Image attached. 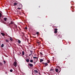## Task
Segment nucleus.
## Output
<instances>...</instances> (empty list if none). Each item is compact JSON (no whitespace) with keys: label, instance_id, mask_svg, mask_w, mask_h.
<instances>
[{"label":"nucleus","instance_id":"nucleus-10","mask_svg":"<svg viewBox=\"0 0 75 75\" xmlns=\"http://www.w3.org/2000/svg\"><path fill=\"white\" fill-rule=\"evenodd\" d=\"M22 55H24L25 54V52H24V51H22Z\"/></svg>","mask_w":75,"mask_h":75},{"label":"nucleus","instance_id":"nucleus-37","mask_svg":"<svg viewBox=\"0 0 75 75\" xmlns=\"http://www.w3.org/2000/svg\"><path fill=\"white\" fill-rule=\"evenodd\" d=\"M19 29L20 30H21V29L19 28Z\"/></svg>","mask_w":75,"mask_h":75},{"label":"nucleus","instance_id":"nucleus-3","mask_svg":"<svg viewBox=\"0 0 75 75\" xmlns=\"http://www.w3.org/2000/svg\"><path fill=\"white\" fill-rule=\"evenodd\" d=\"M54 33H55V34H56V33H58V32L57 31H58V29L57 28H55L54 29Z\"/></svg>","mask_w":75,"mask_h":75},{"label":"nucleus","instance_id":"nucleus-38","mask_svg":"<svg viewBox=\"0 0 75 75\" xmlns=\"http://www.w3.org/2000/svg\"><path fill=\"white\" fill-rule=\"evenodd\" d=\"M6 74H7V72H5Z\"/></svg>","mask_w":75,"mask_h":75},{"label":"nucleus","instance_id":"nucleus-29","mask_svg":"<svg viewBox=\"0 0 75 75\" xmlns=\"http://www.w3.org/2000/svg\"><path fill=\"white\" fill-rule=\"evenodd\" d=\"M25 30H27V27H25Z\"/></svg>","mask_w":75,"mask_h":75},{"label":"nucleus","instance_id":"nucleus-39","mask_svg":"<svg viewBox=\"0 0 75 75\" xmlns=\"http://www.w3.org/2000/svg\"><path fill=\"white\" fill-rule=\"evenodd\" d=\"M35 35L34 34V35Z\"/></svg>","mask_w":75,"mask_h":75},{"label":"nucleus","instance_id":"nucleus-32","mask_svg":"<svg viewBox=\"0 0 75 75\" xmlns=\"http://www.w3.org/2000/svg\"><path fill=\"white\" fill-rule=\"evenodd\" d=\"M47 62V63H50V61H48Z\"/></svg>","mask_w":75,"mask_h":75},{"label":"nucleus","instance_id":"nucleus-30","mask_svg":"<svg viewBox=\"0 0 75 75\" xmlns=\"http://www.w3.org/2000/svg\"><path fill=\"white\" fill-rule=\"evenodd\" d=\"M4 64H6V61H4Z\"/></svg>","mask_w":75,"mask_h":75},{"label":"nucleus","instance_id":"nucleus-23","mask_svg":"<svg viewBox=\"0 0 75 75\" xmlns=\"http://www.w3.org/2000/svg\"><path fill=\"white\" fill-rule=\"evenodd\" d=\"M37 43L38 44V45H40V42H37Z\"/></svg>","mask_w":75,"mask_h":75},{"label":"nucleus","instance_id":"nucleus-27","mask_svg":"<svg viewBox=\"0 0 75 75\" xmlns=\"http://www.w3.org/2000/svg\"><path fill=\"white\" fill-rule=\"evenodd\" d=\"M40 54H41V55H43V54H42V53L41 52H40Z\"/></svg>","mask_w":75,"mask_h":75},{"label":"nucleus","instance_id":"nucleus-6","mask_svg":"<svg viewBox=\"0 0 75 75\" xmlns=\"http://www.w3.org/2000/svg\"><path fill=\"white\" fill-rule=\"evenodd\" d=\"M33 58H34V59H36V62L37 61H38V58H37V57H33Z\"/></svg>","mask_w":75,"mask_h":75},{"label":"nucleus","instance_id":"nucleus-33","mask_svg":"<svg viewBox=\"0 0 75 75\" xmlns=\"http://www.w3.org/2000/svg\"><path fill=\"white\" fill-rule=\"evenodd\" d=\"M32 55V54H29V56H30V55Z\"/></svg>","mask_w":75,"mask_h":75},{"label":"nucleus","instance_id":"nucleus-2","mask_svg":"<svg viewBox=\"0 0 75 75\" xmlns=\"http://www.w3.org/2000/svg\"><path fill=\"white\" fill-rule=\"evenodd\" d=\"M42 63L43 64V65H45V66L46 67L47 66H48V65L47 63H44L43 62H42Z\"/></svg>","mask_w":75,"mask_h":75},{"label":"nucleus","instance_id":"nucleus-28","mask_svg":"<svg viewBox=\"0 0 75 75\" xmlns=\"http://www.w3.org/2000/svg\"><path fill=\"white\" fill-rule=\"evenodd\" d=\"M18 9H19V10H20L21 9V8H17Z\"/></svg>","mask_w":75,"mask_h":75},{"label":"nucleus","instance_id":"nucleus-17","mask_svg":"<svg viewBox=\"0 0 75 75\" xmlns=\"http://www.w3.org/2000/svg\"><path fill=\"white\" fill-rule=\"evenodd\" d=\"M34 72H35V73H38V71L35 70H34Z\"/></svg>","mask_w":75,"mask_h":75},{"label":"nucleus","instance_id":"nucleus-18","mask_svg":"<svg viewBox=\"0 0 75 75\" xmlns=\"http://www.w3.org/2000/svg\"><path fill=\"white\" fill-rule=\"evenodd\" d=\"M2 65H3V63L1 62H0V66H2Z\"/></svg>","mask_w":75,"mask_h":75},{"label":"nucleus","instance_id":"nucleus-13","mask_svg":"<svg viewBox=\"0 0 75 75\" xmlns=\"http://www.w3.org/2000/svg\"><path fill=\"white\" fill-rule=\"evenodd\" d=\"M1 34L2 35V36H4V35H5V34L3 33H1Z\"/></svg>","mask_w":75,"mask_h":75},{"label":"nucleus","instance_id":"nucleus-12","mask_svg":"<svg viewBox=\"0 0 75 75\" xmlns=\"http://www.w3.org/2000/svg\"><path fill=\"white\" fill-rule=\"evenodd\" d=\"M40 62H43V61H44V60H43L42 59H40Z\"/></svg>","mask_w":75,"mask_h":75},{"label":"nucleus","instance_id":"nucleus-24","mask_svg":"<svg viewBox=\"0 0 75 75\" xmlns=\"http://www.w3.org/2000/svg\"><path fill=\"white\" fill-rule=\"evenodd\" d=\"M13 24V22L11 21V23H10L9 25H10V24Z\"/></svg>","mask_w":75,"mask_h":75},{"label":"nucleus","instance_id":"nucleus-35","mask_svg":"<svg viewBox=\"0 0 75 75\" xmlns=\"http://www.w3.org/2000/svg\"><path fill=\"white\" fill-rule=\"evenodd\" d=\"M39 47H40V45H38Z\"/></svg>","mask_w":75,"mask_h":75},{"label":"nucleus","instance_id":"nucleus-40","mask_svg":"<svg viewBox=\"0 0 75 75\" xmlns=\"http://www.w3.org/2000/svg\"><path fill=\"white\" fill-rule=\"evenodd\" d=\"M58 67L59 68V66H58Z\"/></svg>","mask_w":75,"mask_h":75},{"label":"nucleus","instance_id":"nucleus-25","mask_svg":"<svg viewBox=\"0 0 75 75\" xmlns=\"http://www.w3.org/2000/svg\"><path fill=\"white\" fill-rule=\"evenodd\" d=\"M40 33L38 32H36V34H37V35H38V34H39V33Z\"/></svg>","mask_w":75,"mask_h":75},{"label":"nucleus","instance_id":"nucleus-8","mask_svg":"<svg viewBox=\"0 0 75 75\" xmlns=\"http://www.w3.org/2000/svg\"><path fill=\"white\" fill-rule=\"evenodd\" d=\"M17 40H18V43L19 44H20V43H21V41H20V40L18 39Z\"/></svg>","mask_w":75,"mask_h":75},{"label":"nucleus","instance_id":"nucleus-16","mask_svg":"<svg viewBox=\"0 0 75 75\" xmlns=\"http://www.w3.org/2000/svg\"><path fill=\"white\" fill-rule=\"evenodd\" d=\"M14 5L15 6H16V5H17V3H15L14 4Z\"/></svg>","mask_w":75,"mask_h":75},{"label":"nucleus","instance_id":"nucleus-15","mask_svg":"<svg viewBox=\"0 0 75 75\" xmlns=\"http://www.w3.org/2000/svg\"><path fill=\"white\" fill-rule=\"evenodd\" d=\"M10 40L11 41H12L13 38H12L11 37L10 38Z\"/></svg>","mask_w":75,"mask_h":75},{"label":"nucleus","instance_id":"nucleus-9","mask_svg":"<svg viewBox=\"0 0 75 75\" xmlns=\"http://www.w3.org/2000/svg\"><path fill=\"white\" fill-rule=\"evenodd\" d=\"M29 65L30 67H33V64L29 63Z\"/></svg>","mask_w":75,"mask_h":75},{"label":"nucleus","instance_id":"nucleus-1","mask_svg":"<svg viewBox=\"0 0 75 75\" xmlns=\"http://www.w3.org/2000/svg\"><path fill=\"white\" fill-rule=\"evenodd\" d=\"M59 69L60 70L59 71V70H58V69H55V71H56V72H58L59 73V72L60 71H61V68L60 67H59Z\"/></svg>","mask_w":75,"mask_h":75},{"label":"nucleus","instance_id":"nucleus-19","mask_svg":"<svg viewBox=\"0 0 75 75\" xmlns=\"http://www.w3.org/2000/svg\"><path fill=\"white\" fill-rule=\"evenodd\" d=\"M6 42H9V40H5Z\"/></svg>","mask_w":75,"mask_h":75},{"label":"nucleus","instance_id":"nucleus-11","mask_svg":"<svg viewBox=\"0 0 75 75\" xmlns=\"http://www.w3.org/2000/svg\"><path fill=\"white\" fill-rule=\"evenodd\" d=\"M7 18H4V21H7Z\"/></svg>","mask_w":75,"mask_h":75},{"label":"nucleus","instance_id":"nucleus-4","mask_svg":"<svg viewBox=\"0 0 75 75\" xmlns=\"http://www.w3.org/2000/svg\"><path fill=\"white\" fill-rule=\"evenodd\" d=\"M13 66H14L15 67H17V63H16V62H14L13 64Z\"/></svg>","mask_w":75,"mask_h":75},{"label":"nucleus","instance_id":"nucleus-20","mask_svg":"<svg viewBox=\"0 0 75 75\" xmlns=\"http://www.w3.org/2000/svg\"><path fill=\"white\" fill-rule=\"evenodd\" d=\"M30 52L32 54H33V51H30Z\"/></svg>","mask_w":75,"mask_h":75},{"label":"nucleus","instance_id":"nucleus-21","mask_svg":"<svg viewBox=\"0 0 75 75\" xmlns=\"http://www.w3.org/2000/svg\"><path fill=\"white\" fill-rule=\"evenodd\" d=\"M4 47V44H2L1 45V48H3V47Z\"/></svg>","mask_w":75,"mask_h":75},{"label":"nucleus","instance_id":"nucleus-31","mask_svg":"<svg viewBox=\"0 0 75 75\" xmlns=\"http://www.w3.org/2000/svg\"><path fill=\"white\" fill-rule=\"evenodd\" d=\"M36 62H36H36H33L34 64H35V63Z\"/></svg>","mask_w":75,"mask_h":75},{"label":"nucleus","instance_id":"nucleus-7","mask_svg":"<svg viewBox=\"0 0 75 75\" xmlns=\"http://www.w3.org/2000/svg\"><path fill=\"white\" fill-rule=\"evenodd\" d=\"M26 61L27 62H29L30 61V59H26Z\"/></svg>","mask_w":75,"mask_h":75},{"label":"nucleus","instance_id":"nucleus-36","mask_svg":"<svg viewBox=\"0 0 75 75\" xmlns=\"http://www.w3.org/2000/svg\"><path fill=\"white\" fill-rule=\"evenodd\" d=\"M20 54H21V52H20Z\"/></svg>","mask_w":75,"mask_h":75},{"label":"nucleus","instance_id":"nucleus-5","mask_svg":"<svg viewBox=\"0 0 75 75\" xmlns=\"http://www.w3.org/2000/svg\"><path fill=\"white\" fill-rule=\"evenodd\" d=\"M50 71L51 72V73H52L54 71V69H51L50 70Z\"/></svg>","mask_w":75,"mask_h":75},{"label":"nucleus","instance_id":"nucleus-41","mask_svg":"<svg viewBox=\"0 0 75 75\" xmlns=\"http://www.w3.org/2000/svg\"><path fill=\"white\" fill-rule=\"evenodd\" d=\"M61 50H62V49Z\"/></svg>","mask_w":75,"mask_h":75},{"label":"nucleus","instance_id":"nucleus-22","mask_svg":"<svg viewBox=\"0 0 75 75\" xmlns=\"http://www.w3.org/2000/svg\"><path fill=\"white\" fill-rule=\"evenodd\" d=\"M30 62H33V60H30Z\"/></svg>","mask_w":75,"mask_h":75},{"label":"nucleus","instance_id":"nucleus-34","mask_svg":"<svg viewBox=\"0 0 75 75\" xmlns=\"http://www.w3.org/2000/svg\"><path fill=\"white\" fill-rule=\"evenodd\" d=\"M34 60H35V62H36V60L35 59H34Z\"/></svg>","mask_w":75,"mask_h":75},{"label":"nucleus","instance_id":"nucleus-26","mask_svg":"<svg viewBox=\"0 0 75 75\" xmlns=\"http://www.w3.org/2000/svg\"><path fill=\"white\" fill-rule=\"evenodd\" d=\"M10 72H13V70L12 69H11L10 70Z\"/></svg>","mask_w":75,"mask_h":75},{"label":"nucleus","instance_id":"nucleus-14","mask_svg":"<svg viewBox=\"0 0 75 75\" xmlns=\"http://www.w3.org/2000/svg\"><path fill=\"white\" fill-rule=\"evenodd\" d=\"M1 16H2V15L1 13H0V20H1Z\"/></svg>","mask_w":75,"mask_h":75}]
</instances>
